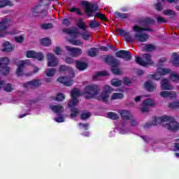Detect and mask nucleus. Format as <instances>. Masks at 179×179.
Segmentation results:
<instances>
[{"label": "nucleus", "mask_w": 179, "mask_h": 179, "mask_svg": "<svg viewBox=\"0 0 179 179\" xmlns=\"http://www.w3.org/2000/svg\"><path fill=\"white\" fill-rule=\"evenodd\" d=\"M101 91V90L100 87L94 85L87 86L83 93H81L77 88L72 90L71 92L72 99L68 103L69 108L71 109L70 117L71 118H75V117L79 114V110L75 108V106H77L79 101L78 97L84 96L85 99H92V97H93L94 99H97L101 101H108L110 94H111L112 92H114V89L110 85H105L103 87V91L100 95L99 93H100Z\"/></svg>", "instance_id": "1"}, {"label": "nucleus", "mask_w": 179, "mask_h": 179, "mask_svg": "<svg viewBox=\"0 0 179 179\" xmlns=\"http://www.w3.org/2000/svg\"><path fill=\"white\" fill-rule=\"evenodd\" d=\"M154 22L153 20L148 18L145 22H142L141 25H134L133 27V31L134 33V36L129 35V33L125 32V31L122 29H120L119 32L121 36H123V37L125 38L126 41H128V43H134L135 40L140 43H145L149 40V35L143 31L150 30L146 26H149V24L154 23Z\"/></svg>", "instance_id": "2"}, {"label": "nucleus", "mask_w": 179, "mask_h": 179, "mask_svg": "<svg viewBox=\"0 0 179 179\" xmlns=\"http://www.w3.org/2000/svg\"><path fill=\"white\" fill-rule=\"evenodd\" d=\"M162 124L169 131H177L179 128V124L174 120V118L170 116H162L160 117H155L152 121V125H157Z\"/></svg>", "instance_id": "3"}, {"label": "nucleus", "mask_w": 179, "mask_h": 179, "mask_svg": "<svg viewBox=\"0 0 179 179\" xmlns=\"http://www.w3.org/2000/svg\"><path fill=\"white\" fill-rule=\"evenodd\" d=\"M82 5L84 6L85 13L87 15V16H96V17H99V19L101 20H106V15H104V14H101L100 13H94L96 10H97L96 6H93V4L87 1H83Z\"/></svg>", "instance_id": "4"}, {"label": "nucleus", "mask_w": 179, "mask_h": 179, "mask_svg": "<svg viewBox=\"0 0 179 179\" xmlns=\"http://www.w3.org/2000/svg\"><path fill=\"white\" fill-rule=\"evenodd\" d=\"M13 24V21L10 18H3L0 21V37H5L9 33L6 31L10 26Z\"/></svg>", "instance_id": "5"}, {"label": "nucleus", "mask_w": 179, "mask_h": 179, "mask_svg": "<svg viewBox=\"0 0 179 179\" xmlns=\"http://www.w3.org/2000/svg\"><path fill=\"white\" fill-rule=\"evenodd\" d=\"M64 31L67 33V34H69L71 37H74V38L79 37L80 34L82 36L83 40H89L91 37L90 34L87 31L86 29L81 34L79 33V30L78 29H64Z\"/></svg>", "instance_id": "6"}, {"label": "nucleus", "mask_w": 179, "mask_h": 179, "mask_svg": "<svg viewBox=\"0 0 179 179\" xmlns=\"http://www.w3.org/2000/svg\"><path fill=\"white\" fill-rule=\"evenodd\" d=\"M170 69H169L159 67L155 73L149 76V78L151 79H154L155 80H160L162 76H164V75H168Z\"/></svg>", "instance_id": "7"}, {"label": "nucleus", "mask_w": 179, "mask_h": 179, "mask_svg": "<svg viewBox=\"0 0 179 179\" xmlns=\"http://www.w3.org/2000/svg\"><path fill=\"white\" fill-rule=\"evenodd\" d=\"M16 65L17 69L15 71V75H17V76H23V75H24V66H26V65H30V60H19L17 62Z\"/></svg>", "instance_id": "8"}, {"label": "nucleus", "mask_w": 179, "mask_h": 179, "mask_svg": "<svg viewBox=\"0 0 179 179\" xmlns=\"http://www.w3.org/2000/svg\"><path fill=\"white\" fill-rule=\"evenodd\" d=\"M136 61L141 66H149L153 64V60L149 54L143 55L142 58L136 57Z\"/></svg>", "instance_id": "9"}, {"label": "nucleus", "mask_w": 179, "mask_h": 179, "mask_svg": "<svg viewBox=\"0 0 179 179\" xmlns=\"http://www.w3.org/2000/svg\"><path fill=\"white\" fill-rule=\"evenodd\" d=\"M9 58L8 57H1L0 58V72L3 73V75H7V73H9V71H10V68L8 66L9 64Z\"/></svg>", "instance_id": "10"}, {"label": "nucleus", "mask_w": 179, "mask_h": 179, "mask_svg": "<svg viewBox=\"0 0 179 179\" xmlns=\"http://www.w3.org/2000/svg\"><path fill=\"white\" fill-rule=\"evenodd\" d=\"M24 55L27 58H35L36 59H38V61H43L45 57L44 53L41 52H36L34 50H28L25 52Z\"/></svg>", "instance_id": "11"}, {"label": "nucleus", "mask_w": 179, "mask_h": 179, "mask_svg": "<svg viewBox=\"0 0 179 179\" xmlns=\"http://www.w3.org/2000/svg\"><path fill=\"white\" fill-rule=\"evenodd\" d=\"M107 59L108 60H111L113 61L111 63V71L113 72V73H115V75H121V70H120V69H118V66L120 65V62L114 59V57H111V56H108L107 57Z\"/></svg>", "instance_id": "12"}, {"label": "nucleus", "mask_w": 179, "mask_h": 179, "mask_svg": "<svg viewBox=\"0 0 179 179\" xmlns=\"http://www.w3.org/2000/svg\"><path fill=\"white\" fill-rule=\"evenodd\" d=\"M48 66L54 67L58 66L59 61L58 59L52 53L47 54Z\"/></svg>", "instance_id": "13"}, {"label": "nucleus", "mask_w": 179, "mask_h": 179, "mask_svg": "<svg viewBox=\"0 0 179 179\" xmlns=\"http://www.w3.org/2000/svg\"><path fill=\"white\" fill-rule=\"evenodd\" d=\"M155 106V101L150 99H146L143 101L140 110L143 113H146L148 111V107H153Z\"/></svg>", "instance_id": "14"}, {"label": "nucleus", "mask_w": 179, "mask_h": 179, "mask_svg": "<svg viewBox=\"0 0 179 179\" xmlns=\"http://www.w3.org/2000/svg\"><path fill=\"white\" fill-rule=\"evenodd\" d=\"M161 89L162 90H173L174 87L171 85L169 79L164 78L160 83Z\"/></svg>", "instance_id": "15"}, {"label": "nucleus", "mask_w": 179, "mask_h": 179, "mask_svg": "<svg viewBox=\"0 0 179 179\" xmlns=\"http://www.w3.org/2000/svg\"><path fill=\"white\" fill-rule=\"evenodd\" d=\"M65 48L71 57H79L82 54V49L80 48H72L71 46H66Z\"/></svg>", "instance_id": "16"}, {"label": "nucleus", "mask_w": 179, "mask_h": 179, "mask_svg": "<svg viewBox=\"0 0 179 179\" xmlns=\"http://www.w3.org/2000/svg\"><path fill=\"white\" fill-rule=\"evenodd\" d=\"M15 50V45L9 43L8 41H6L2 43L1 51L3 52H12V51Z\"/></svg>", "instance_id": "17"}, {"label": "nucleus", "mask_w": 179, "mask_h": 179, "mask_svg": "<svg viewBox=\"0 0 179 179\" xmlns=\"http://www.w3.org/2000/svg\"><path fill=\"white\" fill-rule=\"evenodd\" d=\"M116 57H117V58H123L124 59H127V61H129V59H131V55L129 54V52L127 50H120L117 52Z\"/></svg>", "instance_id": "18"}, {"label": "nucleus", "mask_w": 179, "mask_h": 179, "mask_svg": "<svg viewBox=\"0 0 179 179\" xmlns=\"http://www.w3.org/2000/svg\"><path fill=\"white\" fill-rule=\"evenodd\" d=\"M59 83H62L64 86H72L73 85V80L72 78L68 77H60L57 79Z\"/></svg>", "instance_id": "19"}, {"label": "nucleus", "mask_w": 179, "mask_h": 179, "mask_svg": "<svg viewBox=\"0 0 179 179\" xmlns=\"http://www.w3.org/2000/svg\"><path fill=\"white\" fill-rule=\"evenodd\" d=\"M144 87L148 90V92H150V93L156 92L157 89V86H156V84L153 83L151 81L145 82L144 84Z\"/></svg>", "instance_id": "20"}, {"label": "nucleus", "mask_w": 179, "mask_h": 179, "mask_svg": "<svg viewBox=\"0 0 179 179\" xmlns=\"http://www.w3.org/2000/svg\"><path fill=\"white\" fill-rule=\"evenodd\" d=\"M24 87H37L41 86V80H34L31 81L27 82L24 85Z\"/></svg>", "instance_id": "21"}, {"label": "nucleus", "mask_w": 179, "mask_h": 179, "mask_svg": "<svg viewBox=\"0 0 179 179\" xmlns=\"http://www.w3.org/2000/svg\"><path fill=\"white\" fill-rule=\"evenodd\" d=\"M161 97H169V99H176L177 97V93L176 92L162 91L160 92Z\"/></svg>", "instance_id": "22"}, {"label": "nucleus", "mask_w": 179, "mask_h": 179, "mask_svg": "<svg viewBox=\"0 0 179 179\" xmlns=\"http://www.w3.org/2000/svg\"><path fill=\"white\" fill-rule=\"evenodd\" d=\"M119 113L122 120H129L131 119V117H132V115H131V112H129V110H120Z\"/></svg>", "instance_id": "23"}, {"label": "nucleus", "mask_w": 179, "mask_h": 179, "mask_svg": "<svg viewBox=\"0 0 179 179\" xmlns=\"http://www.w3.org/2000/svg\"><path fill=\"white\" fill-rule=\"evenodd\" d=\"M49 108H50L52 111H53V113H55L56 114H60V113H62V111H64V107L61 105H50Z\"/></svg>", "instance_id": "24"}, {"label": "nucleus", "mask_w": 179, "mask_h": 179, "mask_svg": "<svg viewBox=\"0 0 179 179\" xmlns=\"http://www.w3.org/2000/svg\"><path fill=\"white\" fill-rule=\"evenodd\" d=\"M171 62L175 66H179V54L178 53H173Z\"/></svg>", "instance_id": "25"}, {"label": "nucleus", "mask_w": 179, "mask_h": 179, "mask_svg": "<svg viewBox=\"0 0 179 179\" xmlns=\"http://www.w3.org/2000/svg\"><path fill=\"white\" fill-rule=\"evenodd\" d=\"M43 10V7H41V6H36V7H34V12H35V13H41V16H47V11Z\"/></svg>", "instance_id": "26"}, {"label": "nucleus", "mask_w": 179, "mask_h": 179, "mask_svg": "<svg viewBox=\"0 0 179 179\" xmlns=\"http://www.w3.org/2000/svg\"><path fill=\"white\" fill-rule=\"evenodd\" d=\"M5 6H13V2L10 0H0V9Z\"/></svg>", "instance_id": "27"}, {"label": "nucleus", "mask_w": 179, "mask_h": 179, "mask_svg": "<svg viewBox=\"0 0 179 179\" xmlns=\"http://www.w3.org/2000/svg\"><path fill=\"white\" fill-rule=\"evenodd\" d=\"M164 15H165L166 16H169V17L171 18L176 17V16H177L176 12L171 9H166L164 10Z\"/></svg>", "instance_id": "28"}, {"label": "nucleus", "mask_w": 179, "mask_h": 179, "mask_svg": "<svg viewBox=\"0 0 179 179\" xmlns=\"http://www.w3.org/2000/svg\"><path fill=\"white\" fill-rule=\"evenodd\" d=\"M118 130L120 134H121L122 135H127V134H129L130 132L129 129H127V127L122 124H120L119 126Z\"/></svg>", "instance_id": "29"}, {"label": "nucleus", "mask_w": 179, "mask_h": 179, "mask_svg": "<svg viewBox=\"0 0 179 179\" xmlns=\"http://www.w3.org/2000/svg\"><path fill=\"white\" fill-rule=\"evenodd\" d=\"M77 26L79 29L83 30V31H85L87 27L86 23L85 22V21H83V20H78L77 21Z\"/></svg>", "instance_id": "30"}, {"label": "nucleus", "mask_w": 179, "mask_h": 179, "mask_svg": "<svg viewBox=\"0 0 179 179\" xmlns=\"http://www.w3.org/2000/svg\"><path fill=\"white\" fill-rule=\"evenodd\" d=\"M110 85L115 87H118V86H121V85H122V80L117 78H114L110 80Z\"/></svg>", "instance_id": "31"}, {"label": "nucleus", "mask_w": 179, "mask_h": 179, "mask_svg": "<svg viewBox=\"0 0 179 179\" xmlns=\"http://www.w3.org/2000/svg\"><path fill=\"white\" fill-rule=\"evenodd\" d=\"M121 99H124V94L122 93H113L110 96L111 100H120Z\"/></svg>", "instance_id": "32"}, {"label": "nucleus", "mask_w": 179, "mask_h": 179, "mask_svg": "<svg viewBox=\"0 0 179 179\" xmlns=\"http://www.w3.org/2000/svg\"><path fill=\"white\" fill-rule=\"evenodd\" d=\"M143 50L144 51H148V52L155 51V50H156V46L153 44L145 45L143 47Z\"/></svg>", "instance_id": "33"}, {"label": "nucleus", "mask_w": 179, "mask_h": 179, "mask_svg": "<svg viewBox=\"0 0 179 179\" xmlns=\"http://www.w3.org/2000/svg\"><path fill=\"white\" fill-rule=\"evenodd\" d=\"M76 66L79 71H85L87 68V64L80 62H76Z\"/></svg>", "instance_id": "34"}, {"label": "nucleus", "mask_w": 179, "mask_h": 179, "mask_svg": "<svg viewBox=\"0 0 179 179\" xmlns=\"http://www.w3.org/2000/svg\"><path fill=\"white\" fill-rule=\"evenodd\" d=\"M170 79L172 80V82H179V74L178 73L172 72L170 75Z\"/></svg>", "instance_id": "35"}, {"label": "nucleus", "mask_w": 179, "mask_h": 179, "mask_svg": "<svg viewBox=\"0 0 179 179\" xmlns=\"http://www.w3.org/2000/svg\"><path fill=\"white\" fill-rule=\"evenodd\" d=\"M59 72H65V71H68V72H70L71 73L72 77H73V71H72V69L67 67L66 66H61L59 68Z\"/></svg>", "instance_id": "36"}, {"label": "nucleus", "mask_w": 179, "mask_h": 179, "mask_svg": "<svg viewBox=\"0 0 179 179\" xmlns=\"http://www.w3.org/2000/svg\"><path fill=\"white\" fill-rule=\"evenodd\" d=\"M41 44L47 47L51 45V39L50 38H44L41 40Z\"/></svg>", "instance_id": "37"}, {"label": "nucleus", "mask_w": 179, "mask_h": 179, "mask_svg": "<svg viewBox=\"0 0 179 179\" xmlns=\"http://www.w3.org/2000/svg\"><path fill=\"white\" fill-rule=\"evenodd\" d=\"M55 72H57V70L55 69H48L45 71V75L49 78H52L55 75Z\"/></svg>", "instance_id": "38"}, {"label": "nucleus", "mask_w": 179, "mask_h": 179, "mask_svg": "<svg viewBox=\"0 0 179 179\" xmlns=\"http://www.w3.org/2000/svg\"><path fill=\"white\" fill-rule=\"evenodd\" d=\"M67 41L73 45H82V41L80 40H75L73 38H67Z\"/></svg>", "instance_id": "39"}, {"label": "nucleus", "mask_w": 179, "mask_h": 179, "mask_svg": "<svg viewBox=\"0 0 179 179\" xmlns=\"http://www.w3.org/2000/svg\"><path fill=\"white\" fill-rule=\"evenodd\" d=\"M115 17H118L120 19H127L128 17V14L120 12H115L114 14Z\"/></svg>", "instance_id": "40"}, {"label": "nucleus", "mask_w": 179, "mask_h": 179, "mask_svg": "<svg viewBox=\"0 0 179 179\" xmlns=\"http://www.w3.org/2000/svg\"><path fill=\"white\" fill-rule=\"evenodd\" d=\"M4 87V91L7 92V93H10V92H13V87L10 84H6L3 86Z\"/></svg>", "instance_id": "41"}, {"label": "nucleus", "mask_w": 179, "mask_h": 179, "mask_svg": "<svg viewBox=\"0 0 179 179\" xmlns=\"http://www.w3.org/2000/svg\"><path fill=\"white\" fill-rule=\"evenodd\" d=\"M108 118H110V120H118L120 116L115 113L110 112L108 113Z\"/></svg>", "instance_id": "42"}, {"label": "nucleus", "mask_w": 179, "mask_h": 179, "mask_svg": "<svg viewBox=\"0 0 179 179\" xmlns=\"http://www.w3.org/2000/svg\"><path fill=\"white\" fill-rule=\"evenodd\" d=\"M107 71H99L94 76V80H98L100 76H106Z\"/></svg>", "instance_id": "43"}, {"label": "nucleus", "mask_w": 179, "mask_h": 179, "mask_svg": "<svg viewBox=\"0 0 179 179\" xmlns=\"http://www.w3.org/2000/svg\"><path fill=\"white\" fill-rule=\"evenodd\" d=\"M92 114L89 112H84L81 115V120H83L85 121V120H87L88 118H90Z\"/></svg>", "instance_id": "44"}, {"label": "nucleus", "mask_w": 179, "mask_h": 179, "mask_svg": "<svg viewBox=\"0 0 179 179\" xmlns=\"http://www.w3.org/2000/svg\"><path fill=\"white\" fill-rule=\"evenodd\" d=\"M55 100H56V101H62L63 100H65V95L62 93H59Z\"/></svg>", "instance_id": "45"}, {"label": "nucleus", "mask_w": 179, "mask_h": 179, "mask_svg": "<svg viewBox=\"0 0 179 179\" xmlns=\"http://www.w3.org/2000/svg\"><path fill=\"white\" fill-rule=\"evenodd\" d=\"M54 26L51 23L48 24H42L41 28L43 29V30H48L49 29H52Z\"/></svg>", "instance_id": "46"}, {"label": "nucleus", "mask_w": 179, "mask_h": 179, "mask_svg": "<svg viewBox=\"0 0 179 179\" xmlns=\"http://www.w3.org/2000/svg\"><path fill=\"white\" fill-rule=\"evenodd\" d=\"M78 127L80 129L83 131H86L89 129V124H83V123H79Z\"/></svg>", "instance_id": "47"}, {"label": "nucleus", "mask_w": 179, "mask_h": 179, "mask_svg": "<svg viewBox=\"0 0 179 179\" xmlns=\"http://www.w3.org/2000/svg\"><path fill=\"white\" fill-rule=\"evenodd\" d=\"M96 54H97V49L96 48H91L88 52L90 57H96Z\"/></svg>", "instance_id": "48"}, {"label": "nucleus", "mask_w": 179, "mask_h": 179, "mask_svg": "<svg viewBox=\"0 0 179 179\" xmlns=\"http://www.w3.org/2000/svg\"><path fill=\"white\" fill-rule=\"evenodd\" d=\"M53 52H55V54H56V55H61V54H62V49L57 46L54 48Z\"/></svg>", "instance_id": "49"}, {"label": "nucleus", "mask_w": 179, "mask_h": 179, "mask_svg": "<svg viewBox=\"0 0 179 179\" xmlns=\"http://www.w3.org/2000/svg\"><path fill=\"white\" fill-rule=\"evenodd\" d=\"M128 121H129L132 127H136V125H138V122L132 116H131L130 119H129Z\"/></svg>", "instance_id": "50"}, {"label": "nucleus", "mask_w": 179, "mask_h": 179, "mask_svg": "<svg viewBox=\"0 0 179 179\" xmlns=\"http://www.w3.org/2000/svg\"><path fill=\"white\" fill-rule=\"evenodd\" d=\"M40 71V69L37 66L34 68V71H31L28 73L26 74L27 76H31V75H34V73H38V71Z\"/></svg>", "instance_id": "51"}, {"label": "nucleus", "mask_w": 179, "mask_h": 179, "mask_svg": "<svg viewBox=\"0 0 179 179\" xmlns=\"http://www.w3.org/2000/svg\"><path fill=\"white\" fill-rule=\"evenodd\" d=\"M90 27H91L92 29L99 27V22H97L96 21H90Z\"/></svg>", "instance_id": "52"}, {"label": "nucleus", "mask_w": 179, "mask_h": 179, "mask_svg": "<svg viewBox=\"0 0 179 179\" xmlns=\"http://www.w3.org/2000/svg\"><path fill=\"white\" fill-rule=\"evenodd\" d=\"M55 121L56 122H64L65 121V119L64 118V116H58L57 117L55 118Z\"/></svg>", "instance_id": "53"}, {"label": "nucleus", "mask_w": 179, "mask_h": 179, "mask_svg": "<svg viewBox=\"0 0 179 179\" xmlns=\"http://www.w3.org/2000/svg\"><path fill=\"white\" fill-rule=\"evenodd\" d=\"M62 24H64V26H69V24H71V22L69 21V20L65 18L62 21Z\"/></svg>", "instance_id": "54"}, {"label": "nucleus", "mask_w": 179, "mask_h": 179, "mask_svg": "<svg viewBox=\"0 0 179 179\" xmlns=\"http://www.w3.org/2000/svg\"><path fill=\"white\" fill-rule=\"evenodd\" d=\"M155 8L157 9V10H162L163 6H162V3H157V4L155 5Z\"/></svg>", "instance_id": "55"}, {"label": "nucleus", "mask_w": 179, "mask_h": 179, "mask_svg": "<svg viewBox=\"0 0 179 179\" xmlns=\"http://www.w3.org/2000/svg\"><path fill=\"white\" fill-rule=\"evenodd\" d=\"M71 12H76V13H78V15H82V13H80V10H79V8L73 7L71 9Z\"/></svg>", "instance_id": "56"}, {"label": "nucleus", "mask_w": 179, "mask_h": 179, "mask_svg": "<svg viewBox=\"0 0 179 179\" xmlns=\"http://www.w3.org/2000/svg\"><path fill=\"white\" fill-rule=\"evenodd\" d=\"M23 40H24V38H23V36H20L15 37V41L17 43H22Z\"/></svg>", "instance_id": "57"}, {"label": "nucleus", "mask_w": 179, "mask_h": 179, "mask_svg": "<svg viewBox=\"0 0 179 179\" xmlns=\"http://www.w3.org/2000/svg\"><path fill=\"white\" fill-rule=\"evenodd\" d=\"M143 97H145L143 95L136 96L134 101H136V103H139V101H141Z\"/></svg>", "instance_id": "58"}, {"label": "nucleus", "mask_w": 179, "mask_h": 179, "mask_svg": "<svg viewBox=\"0 0 179 179\" xmlns=\"http://www.w3.org/2000/svg\"><path fill=\"white\" fill-rule=\"evenodd\" d=\"M157 22H159V23H166V22H167V20H166L164 18H163L162 17H157Z\"/></svg>", "instance_id": "59"}, {"label": "nucleus", "mask_w": 179, "mask_h": 179, "mask_svg": "<svg viewBox=\"0 0 179 179\" xmlns=\"http://www.w3.org/2000/svg\"><path fill=\"white\" fill-rule=\"evenodd\" d=\"M123 82H124V85H130L131 80H129V78H124Z\"/></svg>", "instance_id": "60"}, {"label": "nucleus", "mask_w": 179, "mask_h": 179, "mask_svg": "<svg viewBox=\"0 0 179 179\" xmlns=\"http://www.w3.org/2000/svg\"><path fill=\"white\" fill-rule=\"evenodd\" d=\"M66 64H73V59L71 57H67L66 59Z\"/></svg>", "instance_id": "61"}, {"label": "nucleus", "mask_w": 179, "mask_h": 179, "mask_svg": "<svg viewBox=\"0 0 179 179\" xmlns=\"http://www.w3.org/2000/svg\"><path fill=\"white\" fill-rule=\"evenodd\" d=\"M164 62H166V59H164L159 60L158 63L159 66H163V65H164Z\"/></svg>", "instance_id": "62"}, {"label": "nucleus", "mask_w": 179, "mask_h": 179, "mask_svg": "<svg viewBox=\"0 0 179 179\" xmlns=\"http://www.w3.org/2000/svg\"><path fill=\"white\" fill-rule=\"evenodd\" d=\"M17 33V29H14L9 34H16Z\"/></svg>", "instance_id": "63"}, {"label": "nucleus", "mask_w": 179, "mask_h": 179, "mask_svg": "<svg viewBox=\"0 0 179 179\" xmlns=\"http://www.w3.org/2000/svg\"><path fill=\"white\" fill-rule=\"evenodd\" d=\"M175 148H176V150H179V143H175Z\"/></svg>", "instance_id": "64"}]
</instances>
